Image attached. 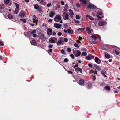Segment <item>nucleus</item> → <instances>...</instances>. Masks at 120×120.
Wrapping results in <instances>:
<instances>
[{
  "label": "nucleus",
  "instance_id": "nucleus-1",
  "mask_svg": "<svg viewBox=\"0 0 120 120\" xmlns=\"http://www.w3.org/2000/svg\"><path fill=\"white\" fill-rule=\"evenodd\" d=\"M63 19H64L69 20V16L68 14L64 12L62 14Z\"/></svg>",
  "mask_w": 120,
  "mask_h": 120
},
{
  "label": "nucleus",
  "instance_id": "nucleus-2",
  "mask_svg": "<svg viewBox=\"0 0 120 120\" xmlns=\"http://www.w3.org/2000/svg\"><path fill=\"white\" fill-rule=\"evenodd\" d=\"M39 37L42 40H44L45 39V37L44 35L41 32L38 33Z\"/></svg>",
  "mask_w": 120,
  "mask_h": 120
},
{
  "label": "nucleus",
  "instance_id": "nucleus-3",
  "mask_svg": "<svg viewBox=\"0 0 120 120\" xmlns=\"http://www.w3.org/2000/svg\"><path fill=\"white\" fill-rule=\"evenodd\" d=\"M73 53L76 57H77L80 55L81 52L79 51L76 50L75 51H74Z\"/></svg>",
  "mask_w": 120,
  "mask_h": 120
},
{
  "label": "nucleus",
  "instance_id": "nucleus-4",
  "mask_svg": "<svg viewBox=\"0 0 120 120\" xmlns=\"http://www.w3.org/2000/svg\"><path fill=\"white\" fill-rule=\"evenodd\" d=\"M87 8L89 9H97V8L93 4H89L87 6Z\"/></svg>",
  "mask_w": 120,
  "mask_h": 120
},
{
  "label": "nucleus",
  "instance_id": "nucleus-5",
  "mask_svg": "<svg viewBox=\"0 0 120 120\" xmlns=\"http://www.w3.org/2000/svg\"><path fill=\"white\" fill-rule=\"evenodd\" d=\"M61 19V17L59 15H56L55 17L54 20L55 21L57 22L59 21Z\"/></svg>",
  "mask_w": 120,
  "mask_h": 120
},
{
  "label": "nucleus",
  "instance_id": "nucleus-6",
  "mask_svg": "<svg viewBox=\"0 0 120 120\" xmlns=\"http://www.w3.org/2000/svg\"><path fill=\"white\" fill-rule=\"evenodd\" d=\"M47 33L48 35L50 36L52 34V30L51 28H49L47 30Z\"/></svg>",
  "mask_w": 120,
  "mask_h": 120
},
{
  "label": "nucleus",
  "instance_id": "nucleus-7",
  "mask_svg": "<svg viewBox=\"0 0 120 120\" xmlns=\"http://www.w3.org/2000/svg\"><path fill=\"white\" fill-rule=\"evenodd\" d=\"M24 34L25 36L28 38H30L31 36L32 35L30 33V31H28L26 33L24 32Z\"/></svg>",
  "mask_w": 120,
  "mask_h": 120
},
{
  "label": "nucleus",
  "instance_id": "nucleus-8",
  "mask_svg": "<svg viewBox=\"0 0 120 120\" xmlns=\"http://www.w3.org/2000/svg\"><path fill=\"white\" fill-rule=\"evenodd\" d=\"M91 37L94 39H96L97 38H98L99 39H100V36L97 34L93 35L91 36Z\"/></svg>",
  "mask_w": 120,
  "mask_h": 120
},
{
  "label": "nucleus",
  "instance_id": "nucleus-9",
  "mask_svg": "<svg viewBox=\"0 0 120 120\" xmlns=\"http://www.w3.org/2000/svg\"><path fill=\"white\" fill-rule=\"evenodd\" d=\"M53 26L57 28H60L61 27V25L55 23L54 24Z\"/></svg>",
  "mask_w": 120,
  "mask_h": 120
},
{
  "label": "nucleus",
  "instance_id": "nucleus-10",
  "mask_svg": "<svg viewBox=\"0 0 120 120\" xmlns=\"http://www.w3.org/2000/svg\"><path fill=\"white\" fill-rule=\"evenodd\" d=\"M4 3L6 5H8L9 6H10L11 4V3L10 2L9 0H4Z\"/></svg>",
  "mask_w": 120,
  "mask_h": 120
},
{
  "label": "nucleus",
  "instance_id": "nucleus-11",
  "mask_svg": "<svg viewBox=\"0 0 120 120\" xmlns=\"http://www.w3.org/2000/svg\"><path fill=\"white\" fill-rule=\"evenodd\" d=\"M94 60L96 63L98 64H100L101 62V60L97 57H96L95 58Z\"/></svg>",
  "mask_w": 120,
  "mask_h": 120
},
{
  "label": "nucleus",
  "instance_id": "nucleus-12",
  "mask_svg": "<svg viewBox=\"0 0 120 120\" xmlns=\"http://www.w3.org/2000/svg\"><path fill=\"white\" fill-rule=\"evenodd\" d=\"M25 13L23 11H21L19 15L21 18L25 16Z\"/></svg>",
  "mask_w": 120,
  "mask_h": 120
},
{
  "label": "nucleus",
  "instance_id": "nucleus-13",
  "mask_svg": "<svg viewBox=\"0 0 120 120\" xmlns=\"http://www.w3.org/2000/svg\"><path fill=\"white\" fill-rule=\"evenodd\" d=\"M84 83V80L82 79H80L79 82V83L81 85H83Z\"/></svg>",
  "mask_w": 120,
  "mask_h": 120
},
{
  "label": "nucleus",
  "instance_id": "nucleus-14",
  "mask_svg": "<svg viewBox=\"0 0 120 120\" xmlns=\"http://www.w3.org/2000/svg\"><path fill=\"white\" fill-rule=\"evenodd\" d=\"M75 70L77 72H80L81 73H82V70L81 68H77L75 69Z\"/></svg>",
  "mask_w": 120,
  "mask_h": 120
},
{
  "label": "nucleus",
  "instance_id": "nucleus-15",
  "mask_svg": "<svg viewBox=\"0 0 120 120\" xmlns=\"http://www.w3.org/2000/svg\"><path fill=\"white\" fill-rule=\"evenodd\" d=\"M33 19L34 20V22L36 23L38 22V20L37 19V17L35 15H33Z\"/></svg>",
  "mask_w": 120,
  "mask_h": 120
},
{
  "label": "nucleus",
  "instance_id": "nucleus-16",
  "mask_svg": "<svg viewBox=\"0 0 120 120\" xmlns=\"http://www.w3.org/2000/svg\"><path fill=\"white\" fill-rule=\"evenodd\" d=\"M63 38H60L59 41L57 42V44L58 45H60L63 42L62 41Z\"/></svg>",
  "mask_w": 120,
  "mask_h": 120
},
{
  "label": "nucleus",
  "instance_id": "nucleus-17",
  "mask_svg": "<svg viewBox=\"0 0 120 120\" xmlns=\"http://www.w3.org/2000/svg\"><path fill=\"white\" fill-rule=\"evenodd\" d=\"M55 13L53 11H51L50 13L49 16L51 17H53L54 15H55Z\"/></svg>",
  "mask_w": 120,
  "mask_h": 120
},
{
  "label": "nucleus",
  "instance_id": "nucleus-18",
  "mask_svg": "<svg viewBox=\"0 0 120 120\" xmlns=\"http://www.w3.org/2000/svg\"><path fill=\"white\" fill-rule=\"evenodd\" d=\"M69 11L70 12V16L71 17H72L74 14L73 11L71 9H69Z\"/></svg>",
  "mask_w": 120,
  "mask_h": 120
},
{
  "label": "nucleus",
  "instance_id": "nucleus-19",
  "mask_svg": "<svg viewBox=\"0 0 120 120\" xmlns=\"http://www.w3.org/2000/svg\"><path fill=\"white\" fill-rule=\"evenodd\" d=\"M49 41L50 42L53 43H55V41L52 38H50L49 40Z\"/></svg>",
  "mask_w": 120,
  "mask_h": 120
},
{
  "label": "nucleus",
  "instance_id": "nucleus-20",
  "mask_svg": "<svg viewBox=\"0 0 120 120\" xmlns=\"http://www.w3.org/2000/svg\"><path fill=\"white\" fill-rule=\"evenodd\" d=\"M106 73V72L105 71L103 70H101V73L105 77H106L107 76L106 75H105Z\"/></svg>",
  "mask_w": 120,
  "mask_h": 120
},
{
  "label": "nucleus",
  "instance_id": "nucleus-21",
  "mask_svg": "<svg viewBox=\"0 0 120 120\" xmlns=\"http://www.w3.org/2000/svg\"><path fill=\"white\" fill-rule=\"evenodd\" d=\"M19 10V8H15V10L14 13L17 14L18 13Z\"/></svg>",
  "mask_w": 120,
  "mask_h": 120
},
{
  "label": "nucleus",
  "instance_id": "nucleus-22",
  "mask_svg": "<svg viewBox=\"0 0 120 120\" xmlns=\"http://www.w3.org/2000/svg\"><path fill=\"white\" fill-rule=\"evenodd\" d=\"M86 30L88 34H90L91 33L90 29L89 27H87L86 29Z\"/></svg>",
  "mask_w": 120,
  "mask_h": 120
},
{
  "label": "nucleus",
  "instance_id": "nucleus-23",
  "mask_svg": "<svg viewBox=\"0 0 120 120\" xmlns=\"http://www.w3.org/2000/svg\"><path fill=\"white\" fill-rule=\"evenodd\" d=\"M8 16V18L10 19H12L13 18V16L11 14H9Z\"/></svg>",
  "mask_w": 120,
  "mask_h": 120
},
{
  "label": "nucleus",
  "instance_id": "nucleus-24",
  "mask_svg": "<svg viewBox=\"0 0 120 120\" xmlns=\"http://www.w3.org/2000/svg\"><path fill=\"white\" fill-rule=\"evenodd\" d=\"M105 22L104 21H101L99 22V24L100 26H102L104 24Z\"/></svg>",
  "mask_w": 120,
  "mask_h": 120
},
{
  "label": "nucleus",
  "instance_id": "nucleus-25",
  "mask_svg": "<svg viewBox=\"0 0 120 120\" xmlns=\"http://www.w3.org/2000/svg\"><path fill=\"white\" fill-rule=\"evenodd\" d=\"M94 67L98 70H101V68L99 67L95 64H94Z\"/></svg>",
  "mask_w": 120,
  "mask_h": 120
},
{
  "label": "nucleus",
  "instance_id": "nucleus-26",
  "mask_svg": "<svg viewBox=\"0 0 120 120\" xmlns=\"http://www.w3.org/2000/svg\"><path fill=\"white\" fill-rule=\"evenodd\" d=\"M31 44L33 45H35L36 44V41L34 40H33L31 42Z\"/></svg>",
  "mask_w": 120,
  "mask_h": 120
},
{
  "label": "nucleus",
  "instance_id": "nucleus-27",
  "mask_svg": "<svg viewBox=\"0 0 120 120\" xmlns=\"http://www.w3.org/2000/svg\"><path fill=\"white\" fill-rule=\"evenodd\" d=\"M34 8L35 9H38L39 8V7L37 4H36L34 5Z\"/></svg>",
  "mask_w": 120,
  "mask_h": 120
},
{
  "label": "nucleus",
  "instance_id": "nucleus-28",
  "mask_svg": "<svg viewBox=\"0 0 120 120\" xmlns=\"http://www.w3.org/2000/svg\"><path fill=\"white\" fill-rule=\"evenodd\" d=\"M68 32L71 34H72L73 33V30L71 29H68L67 30Z\"/></svg>",
  "mask_w": 120,
  "mask_h": 120
},
{
  "label": "nucleus",
  "instance_id": "nucleus-29",
  "mask_svg": "<svg viewBox=\"0 0 120 120\" xmlns=\"http://www.w3.org/2000/svg\"><path fill=\"white\" fill-rule=\"evenodd\" d=\"M80 1L82 2V3L86 4L87 2L86 0H79Z\"/></svg>",
  "mask_w": 120,
  "mask_h": 120
},
{
  "label": "nucleus",
  "instance_id": "nucleus-30",
  "mask_svg": "<svg viewBox=\"0 0 120 120\" xmlns=\"http://www.w3.org/2000/svg\"><path fill=\"white\" fill-rule=\"evenodd\" d=\"M105 57L107 58H109L110 57V55L108 54H106L105 55Z\"/></svg>",
  "mask_w": 120,
  "mask_h": 120
},
{
  "label": "nucleus",
  "instance_id": "nucleus-31",
  "mask_svg": "<svg viewBox=\"0 0 120 120\" xmlns=\"http://www.w3.org/2000/svg\"><path fill=\"white\" fill-rule=\"evenodd\" d=\"M91 84H90V83H89L88 84L87 87L88 89H90L91 87Z\"/></svg>",
  "mask_w": 120,
  "mask_h": 120
},
{
  "label": "nucleus",
  "instance_id": "nucleus-32",
  "mask_svg": "<svg viewBox=\"0 0 120 120\" xmlns=\"http://www.w3.org/2000/svg\"><path fill=\"white\" fill-rule=\"evenodd\" d=\"M86 17H88L90 20H94V18L90 16L89 15H87Z\"/></svg>",
  "mask_w": 120,
  "mask_h": 120
},
{
  "label": "nucleus",
  "instance_id": "nucleus-33",
  "mask_svg": "<svg viewBox=\"0 0 120 120\" xmlns=\"http://www.w3.org/2000/svg\"><path fill=\"white\" fill-rule=\"evenodd\" d=\"M36 30H33L32 31L30 32V33L32 34L36 33Z\"/></svg>",
  "mask_w": 120,
  "mask_h": 120
},
{
  "label": "nucleus",
  "instance_id": "nucleus-34",
  "mask_svg": "<svg viewBox=\"0 0 120 120\" xmlns=\"http://www.w3.org/2000/svg\"><path fill=\"white\" fill-rule=\"evenodd\" d=\"M15 5L16 8H19V4L17 3H15Z\"/></svg>",
  "mask_w": 120,
  "mask_h": 120
},
{
  "label": "nucleus",
  "instance_id": "nucleus-35",
  "mask_svg": "<svg viewBox=\"0 0 120 120\" xmlns=\"http://www.w3.org/2000/svg\"><path fill=\"white\" fill-rule=\"evenodd\" d=\"M87 54V53L85 52H82L81 54L82 56H85Z\"/></svg>",
  "mask_w": 120,
  "mask_h": 120
},
{
  "label": "nucleus",
  "instance_id": "nucleus-36",
  "mask_svg": "<svg viewBox=\"0 0 120 120\" xmlns=\"http://www.w3.org/2000/svg\"><path fill=\"white\" fill-rule=\"evenodd\" d=\"M20 20L23 22L24 23L26 22V20L25 19H20Z\"/></svg>",
  "mask_w": 120,
  "mask_h": 120
},
{
  "label": "nucleus",
  "instance_id": "nucleus-37",
  "mask_svg": "<svg viewBox=\"0 0 120 120\" xmlns=\"http://www.w3.org/2000/svg\"><path fill=\"white\" fill-rule=\"evenodd\" d=\"M0 9L3 10L4 9V8L3 5L2 4L0 5Z\"/></svg>",
  "mask_w": 120,
  "mask_h": 120
},
{
  "label": "nucleus",
  "instance_id": "nucleus-38",
  "mask_svg": "<svg viewBox=\"0 0 120 120\" xmlns=\"http://www.w3.org/2000/svg\"><path fill=\"white\" fill-rule=\"evenodd\" d=\"M84 30V29L82 28H78L77 29V30L78 31H82Z\"/></svg>",
  "mask_w": 120,
  "mask_h": 120
},
{
  "label": "nucleus",
  "instance_id": "nucleus-39",
  "mask_svg": "<svg viewBox=\"0 0 120 120\" xmlns=\"http://www.w3.org/2000/svg\"><path fill=\"white\" fill-rule=\"evenodd\" d=\"M76 18L77 19H80V17L79 15H77L76 16Z\"/></svg>",
  "mask_w": 120,
  "mask_h": 120
},
{
  "label": "nucleus",
  "instance_id": "nucleus-40",
  "mask_svg": "<svg viewBox=\"0 0 120 120\" xmlns=\"http://www.w3.org/2000/svg\"><path fill=\"white\" fill-rule=\"evenodd\" d=\"M104 88H105V89L107 90H110V87L108 86H107L105 87H104Z\"/></svg>",
  "mask_w": 120,
  "mask_h": 120
},
{
  "label": "nucleus",
  "instance_id": "nucleus-41",
  "mask_svg": "<svg viewBox=\"0 0 120 120\" xmlns=\"http://www.w3.org/2000/svg\"><path fill=\"white\" fill-rule=\"evenodd\" d=\"M74 20L75 22L77 23H80V22L78 20H77L76 19H74Z\"/></svg>",
  "mask_w": 120,
  "mask_h": 120
},
{
  "label": "nucleus",
  "instance_id": "nucleus-42",
  "mask_svg": "<svg viewBox=\"0 0 120 120\" xmlns=\"http://www.w3.org/2000/svg\"><path fill=\"white\" fill-rule=\"evenodd\" d=\"M89 55L90 56V58L91 59H94V57L91 54H89Z\"/></svg>",
  "mask_w": 120,
  "mask_h": 120
},
{
  "label": "nucleus",
  "instance_id": "nucleus-43",
  "mask_svg": "<svg viewBox=\"0 0 120 120\" xmlns=\"http://www.w3.org/2000/svg\"><path fill=\"white\" fill-rule=\"evenodd\" d=\"M86 58L88 60H90V57L89 54V55L88 56H86Z\"/></svg>",
  "mask_w": 120,
  "mask_h": 120
},
{
  "label": "nucleus",
  "instance_id": "nucleus-44",
  "mask_svg": "<svg viewBox=\"0 0 120 120\" xmlns=\"http://www.w3.org/2000/svg\"><path fill=\"white\" fill-rule=\"evenodd\" d=\"M67 49L68 52H71V50L70 48H67Z\"/></svg>",
  "mask_w": 120,
  "mask_h": 120
},
{
  "label": "nucleus",
  "instance_id": "nucleus-45",
  "mask_svg": "<svg viewBox=\"0 0 120 120\" xmlns=\"http://www.w3.org/2000/svg\"><path fill=\"white\" fill-rule=\"evenodd\" d=\"M81 50L82 51H86V49L84 48H81Z\"/></svg>",
  "mask_w": 120,
  "mask_h": 120
},
{
  "label": "nucleus",
  "instance_id": "nucleus-46",
  "mask_svg": "<svg viewBox=\"0 0 120 120\" xmlns=\"http://www.w3.org/2000/svg\"><path fill=\"white\" fill-rule=\"evenodd\" d=\"M76 6L77 7H79L80 6V5L79 3H77L76 4Z\"/></svg>",
  "mask_w": 120,
  "mask_h": 120
},
{
  "label": "nucleus",
  "instance_id": "nucleus-47",
  "mask_svg": "<svg viewBox=\"0 0 120 120\" xmlns=\"http://www.w3.org/2000/svg\"><path fill=\"white\" fill-rule=\"evenodd\" d=\"M61 52L63 54H65L66 53L65 52L63 49H62L61 50Z\"/></svg>",
  "mask_w": 120,
  "mask_h": 120
},
{
  "label": "nucleus",
  "instance_id": "nucleus-48",
  "mask_svg": "<svg viewBox=\"0 0 120 120\" xmlns=\"http://www.w3.org/2000/svg\"><path fill=\"white\" fill-rule=\"evenodd\" d=\"M99 15H102V12H101L99 11L97 13Z\"/></svg>",
  "mask_w": 120,
  "mask_h": 120
},
{
  "label": "nucleus",
  "instance_id": "nucleus-49",
  "mask_svg": "<svg viewBox=\"0 0 120 120\" xmlns=\"http://www.w3.org/2000/svg\"><path fill=\"white\" fill-rule=\"evenodd\" d=\"M74 46L76 47L79 48V46L76 43H75L74 44Z\"/></svg>",
  "mask_w": 120,
  "mask_h": 120
},
{
  "label": "nucleus",
  "instance_id": "nucleus-50",
  "mask_svg": "<svg viewBox=\"0 0 120 120\" xmlns=\"http://www.w3.org/2000/svg\"><path fill=\"white\" fill-rule=\"evenodd\" d=\"M70 57H71L72 58L74 59V55L72 54H71L70 55Z\"/></svg>",
  "mask_w": 120,
  "mask_h": 120
},
{
  "label": "nucleus",
  "instance_id": "nucleus-51",
  "mask_svg": "<svg viewBox=\"0 0 120 120\" xmlns=\"http://www.w3.org/2000/svg\"><path fill=\"white\" fill-rule=\"evenodd\" d=\"M64 62H67L68 61V60L67 58H65L64 59Z\"/></svg>",
  "mask_w": 120,
  "mask_h": 120
},
{
  "label": "nucleus",
  "instance_id": "nucleus-52",
  "mask_svg": "<svg viewBox=\"0 0 120 120\" xmlns=\"http://www.w3.org/2000/svg\"><path fill=\"white\" fill-rule=\"evenodd\" d=\"M53 46V45H52L50 44V45H48V47L49 48H51Z\"/></svg>",
  "mask_w": 120,
  "mask_h": 120
},
{
  "label": "nucleus",
  "instance_id": "nucleus-53",
  "mask_svg": "<svg viewBox=\"0 0 120 120\" xmlns=\"http://www.w3.org/2000/svg\"><path fill=\"white\" fill-rule=\"evenodd\" d=\"M96 79V77L95 75H94L92 77V79L93 80H95Z\"/></svg>",
  "mask_w": 120,
  "mask_h": 120
},
{
  "label": "nucleus",
  "instance_id": "nucleus-54",
  "mask_svg": "<svg viewBox=\"0 0 120 120\" xmlns=\"http://www.w3.org/2000/svg\"><path fill=\"white\" fill-rule=\"evenodd\" d=\"M62 34V33L61 32H59L58 33L57 35L58 36H61Z\"/></svg>",
  "mask_w": 120,
  "mask_h": 120
},
{
  "label": "nucleus",
  "instance_id": "nucleus-55",
  "mask_svg": "<svg viewBox=\"0 0 120 120\" xmlns=\"http://www.w3.org/2000/svg\"><path fill=\"white\" fill-rule=\"evenodd\" d=\"M64 41L65 42H67L68 41V39L67 38H65L64 39Z\"/></svg>",
  "mask_w": 120,
  "mask_h": 120
},
{
  "label": "nucleus",
  "instance_id": "nucleus-56",
  "mask_svg": "<svg viewBox=\"0 0 120 120\" xmlns=\"http://www.w3.org/2000/svg\"><path fill=\"white\" fill-rule=\"evenodd\" d=\"M51 5V3H49L47 4V7H49Z\"/></svg>",
  "mask_w": 120,
  "mask_h": 120
},
{
  "label": "nucleus",
  "instance_id": "nucleus-57",
  "mask_svg": "<svg viewBox=\"0 0 120 120\" xmlns=\"http://www.w3.org/2000/svg\"><path fill=\"white\" fill-rule=\"evenodd\" d=\"M52 49H50L48 51V52H52Z\"/></svg>",
  "mask_w": 120,
  "mask_h": 120
},
{
  "label": "nucleus",
  "instance_id": "nucleus-58",
  "mask_svg": "<svg viewBox=\"0 0 120 120\" xmlns=\"http://www.w3.org/2000/svg\"><path fill=\"white\" fill-rule=\"evenodd\" d=\"M52 34L53 36H55L56 35V33L55 32H52Z\"/></svg>",
  "mask_w": 120,
  "mask_h": 120
},
{
  "label": "nucleus",
  "instance_id": "nucleus-59",
  "mask_svg": "<svg viewBox=\"0 0 120 120\" xmlns=\"http://www.w3.org/2000/svg\"><path fill=\"white\" fill-rule=\"evenodd\" d=\"M38 11L40 13H41L42 11L41 10V9H40L39 8V9H38Z\"/></svg>",
  "mask_w": 120,
  "mask_h": 120
},
{
  "label": "nucleus",
  "instance_id": "nucleus-60",
  "mask_svg": "<svg viewBox=\"0 0 120 120\" xmlns=\"http://www.w3.org/2000/svg\"><path fill=\"white\" fill-rule=\"evenodd\" d=\"M32 35L33 37H34V38H35L37 36V35L35 34H34Z\"/></svg>",
  "mask_w": 120,
  "mask_h": 120
},
{
  "label": "nucleus",
  "instance_id": "nucleus-61",
  "mask_svg": "<svg viewBox=\"0 0 120 120\" xmlns=\"http://www.w3.org/2000/svg\"><path fill=\"white\" fill-rule=\"evenodd\" d=\"M61 3L62 5H64V2L62 0H61Z\"/></svg>",
  "mask_w": 120,
  "mask_h": 120
},
{
  "label": "nucleus",
  "instance_id": "nucleus-62",
  "mask_svg": "<svg viewBox=\"0 0 120 120\" xmlns=\"http://www.w3.org/2000/svg\"><path fill=\"white\" fill-rule=\"evenodd\" d=\"M101 48L102 49L104 50H105L106 49V48H105L103 47H102Z\"/></svg>",
  "mask_w": 120,
  "mask_h": 120
},
{
  "label": "nucleus",
  "instance_id": "nucleus-63",
  "mask_svg": "<svg viewBox=\"0 0 120 120\" xmlns=\"http://www.w3.org/2000/svg\"><path fill=\"white\" fill-rule=\"evenodd\" d=\"M88 66L90 67H92V65L90 64H88Z\"/></svg>",
  "mask_w": 120,
  "mask_h": 120
},
{
  "label": "nucleus",
  "instance_id": "nucleus-64",
  "mask_svg": "<svg viewBox=\"0 0 120 120\" xmlns=\"http://www.w3.org/2000/svg\"><path fill=\"white\" fill-rule=\"evenodd\" d=\"M78 64H77L76 65H75L74 67V68H76L77 67L78 65Z\"/></svg>",
  "mask_w": 120,
  "mask_h": 120
}]
</instances>
